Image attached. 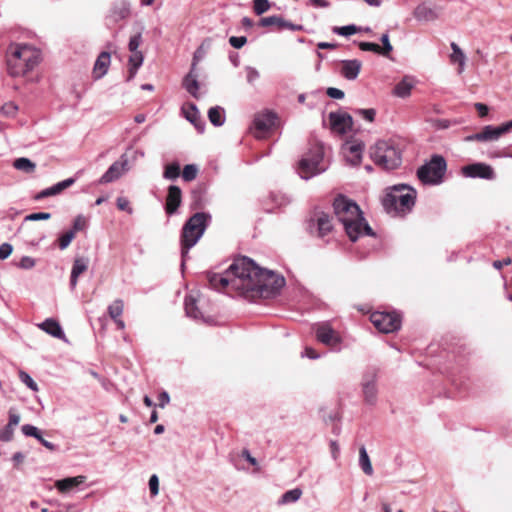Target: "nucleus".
I'll use <instances>...</instances> for the list:
<instances>
[{
  "label": "nucleus",
  "mask_w": 512,
  "mask_h": 512,
  "mask_svg": "<svg viewBox=\"0 0 512 512\" xmlns=\"http://www.w3.org/2000/svg\"><path fill=\"white\" fill-rule=\"evenodd\" d=\"M307 228L311 234L324 238L333 230L332 217L323 211H316L308 220Z\"/></svg>",
  "instance_id": "9b49d317"
},
{
  "label": "nucleus",
  "mask_w": 512,
  "mask_h": 512,
  "mask_svg": "<svg viewBox=\"0 0 512 512\" xmlns=\"http://www.w3.org/2000/svg\"><path fill=\"white\" fill-rule=\"evenodd\" d=\"M14 436V427L10 425H6L1 431H0V440L3 442H9L13 439Z\"/></svg>",
  "instance_id": "3c124183"
},
{
  "label": "nucleus",
  "mask_w": 512,
  "mask_h": 512,
  "mask_svg": "<svg viewBox=\"0 0 512 512\" xmlns=\"http://www.w3.org/2000/svg\"><path fill=\"white\" fill-rule=\"evenodd\" d=\"M124 309L125 303L122 299H115L107 308L109 317L113 320L119 330L125 329V322L121 318Z\"/></svg>",
  "instance_id": "a211bd4d"
},
{
  "label": "nucleus",
  "mask_w": 512,
  "mask_h": 512,
  "mask_svg": "<svg viewBox=\"0 0 512 512\" xmlns=\"http://www.w3.org/2000/svg\"><path fill=\"white\" fill-rule=\"evenodd\" d=\"M21 430L25 436L34 437L37 440L40 439L41 434L35 426L26 424L22 426Z\"/></svg>",
  "instance_id": "09e8293b"
},
{
  "label": "nucleus",
  "mask_w": 512,
  "mask_h": 512,
  "mask_svg": "<svg viewBox=\"0 0 512 512\" xmlns=\"http://www.w3.org/2000/svg\"><path fill=\"white\" fill-rule=\"evenodd\" d=\"M229 43L232 47H234L236 49H240L247 43V38L244 36H241V37L232 36L229 38Z\"/></svg>",
  "instance_id": "6e6d98bb"
},
{
  "label": "nucleus",
  "mask_w": 512,
  "mask_h": 512,
  "mask_svg": "<svg viewBox=\"0 0 512 512\" xmlns=\"http://www.w3.org/2000/svg\"><path fill=\"white\" fill-rule=\"evenodd\" d=\"M185 312L188 317L196 320H206L204 312L199 307V299L193 295H187L185 297Z\"/></svg>",
  "instance_id": "aec40b11"
},
{
  "label": "nucleus",
  "mask_w": 512,
  "mask_h": 512,
  "mask_svg": "<svg viewBox=\"0 0 512 512\" xmlns=\"http://www.w3.org/2000/svg\"><path fill=\"white\" fill-rule=\"evenodd\" d=\"M207 280L215 290L229 286L250 300L275 297L285 284L283 277L261 269L247 257L234 260L224 275L208 272Z\"/></svg>",
  "instance_id": "f257e3e1"
},
{
  "label": "nucleus",
  "mask_w": 512,
  "mask_h": 512,
  "mask_svg": "<svg viewBox=\"0 0 512 512\" xmlns=\"http://www.w3.org/2000/svg\"><path fill=\"white\" fill-rule=\"evenodd\" d=\"M358 113L362 115L366 120L369 122L374 121L376 112L374 109H360L358 110Z\"/></svg>",
  "instance_id": "0e129e2a"
},
{
  "label": "nucleus",
  "mask_w": 512,
  "mask_h": 512,
  "mask_svg": "<svg viewBox=\"0 0 512 512\" xmlns=\"http://www.w3.org/2000/svg\"><path fill=\"white\" fill-rule=\"evenodd\" d=\"M142 42L141 33H137L130 38L128 49L130 52L139 51L138 48Z\"/></svg>",
  "instance_id": "603ef678"
},
{
  "label": "nucleus",
  "mask_w": 512,
  "mask_h": 512,
  "mask_svg": "<svg viewBox=\"0 0 512 512\" xmlns=\"http://www.w3.org/2000/svg\"><path fill=\"white\" fill-rule=\"evenodd\" d=\"M343 153L351 165H358L362 159L364 144L360 141H350L343 145Z\"/></svg>",
  "instance_id": "f3484780"
},
{
  "label": "nucleus",
  "mask_w": 512,
  "mask_h": 512,
  "mask_svg": "<svg viewBox=\"0 0 512 512\" xmlns=\"http://www.w3.org/2000/svg\"><path fill=\"white\" fill-rule=\"evenodd\" d=\"M381 42L383 44V46H381L382 55L388 56L391 53L392 49H393L392 45L390 44L388 34H383L382 35Z\"/></svg>",
  "instance_id": "864d4df0"
},
{
  "label": "nucleus",
  "mask_w": 512,
  "mask_h": 512,
  "mask_svg": "<svg viewBox=\"0 0 512 512\" xmlns=\"http://www.w3.org/2000/svg\"><path fill=\"white\" fill-rule=\"evenodd\" d=\"M474 106H475V109H476V110H477V112H478V115H479L481 118H483V117L487 116L488 111H489V109H488V106H487V105H485V104H483V103H475V105H474Z\"/></svg>",
  "instance_id": "338daca9"
},
{
  "label": "nucleus",
  "mask_w": 512,
  "mask_h": 512,
  "mask_svg": "<svg viewBox=\"0 0 512 512\" xmlns=\"http://www.w3.org/2000/svg\"><path fill=\"white\" fill-rule=\"evenodd\" d=\"M127 161H116L114 162L108 170L103 174V176L100 179V182L103 184L113 182L114 180H117L125 171V165Z\"/></svg>",
  "instance_id": "5701e85b"
},
{
  "label": "nucleus",
  "mask_w": 512,
  "mask_h": 512,
  "mask_svg": "<svg viewBox=\"0 0 512 512\" xmlns=\"http://www.w3.org/2000/svg\"><path fill=\"white\" fill-rule=\"evenodd\" d=\"M446 169L444 157L433 155L428 162L418 168L417 177L423 184L437 185L443 181Z\"/></svg>",
  "instance_id": "0eeeda50"
},
{
  "label": "nucleus",
  "mask_w": 512,
  "mask_h": 512,
  "mask_svg": "<svg viewBox=\"0 0 512 512\" xmlns=\"http://www.w3.org/2000/svg\"><path fill=\"white\" fill-rule=\"evenodd\" d=\"M40 329L50 334L53 337L63 339L65 337L60 324L52 319L48 318L44 322L38 325Z\"/></svg>",
  "instance_id": "bb28decb"
},
{
  "label": "nucleus",
  "mask_w": 512,
  "mask_h": 512,
  "mask_svg": "<svg viewBox=\"0 0 512 512\" xmlns=\"http://www.w3.org/2000/svg\"><path fill=\"white\" fill-rule=\"evenodd\" d=\"M208 118L214 126H221L224 123L222 110L220 107H212L208 111Z\"/></svg>",
  "instance_id": "e433bc0d"
},
{
  "label": "nucleus",
  "mask_w": 512,
  "mask_h": 512,
  "mask_svg": "<svg viewBox=\"0 0 512 512\" xmlns=\"http://www.w3.org/2000/svg\"><path fill=\"white\" fill-rule=\"evenodd\" d=\"M143 59H144V57H143V54L141 51L131 52V55L128 60V65H129V69H128L129 75L127 78L128 81H130L131 79L134 78V76L137 73L138 68L143 63Z\"/></svg>",
  "instance_id": "c85d7f7f"
},
{
  "label": "nucleus",
  "mask_w": 512,
  "mask_h": 512,
  "mask_svg": "<svg viewBox=\"0 0 512 512\" xmlns=\"http://www.w3.org/2000/svg\"><path fill=\"white\" fill-rule=\"evenodd\" d=\"M12 246L8 243H3L1 246H0V259H6L8 258L11 253H12Z\"/></svg>",
  "instance_id": "052dcab7"
},
{
  "label": "nucleus",
  "mask_w": 512,
  "mask_h": 512,
  "mask_svg": "<svg viewBox=\"0 0 512 512\" xmlns=\"http://www.w3.org/2000/svg\"><path fill=\"white\" fill-rule=\"evenodd\" d=\"M86 227V219L83 216H77L73 222L71 230H75V234L79 231L84 230Z\"/></svg>",
  "instance_id": "13d9d810"
},
{
  "label": "nucleus",
  "mask_w": 512,
  "mask_h": 512,
  "mask_svg": "<svg viewBox=\"0 0 512 512\" xmlns=\"http://www.w3.org/2000/svg\"><path fill=\"white\" fill-rule=\"evenodd\" d=\"M182 203V191L176 185L168 187L167 196L165 200V212L167 215H173L177 212Z\"/></svg>",
  "instance_id": "dca6fc26"
},
{
  "label": "nucleus",
  "mask_w": 512,
  "mask_h": 512,
  "mask_svg": "<svg viewBox=\"0 0 512 512\" xmlns=\"http://www.w3.org/2000/svg\"><path fill=\"white\" fill-rule=\"evenodd\" d=\"M359 464L366 475L371 476L373 474V467L364 446L359 449Z\"/></svg>",
  "instance_id": "f704fd0d"
},
{
  "label": "nucleus",
  "mask_w": 512,
  "mask_h": 512,
  "mask_svg": "<svg viewBox=\"0 0 512 512\" xmlns=\"http://www.w3.org/2000/svg\"><path fill=\"white\" fill-rule=\"evenodd\" d=\"M280 125L277 113L272 110H262L255 114L252 133L257 139L269 137Z\"/></svg>",
  "instance_id": "6e6552de"
},
{
  "label": "nucleus",
  "mask_w": 512,
  "mask_h": 512,
  "mask_svg": "<svg viewBox=\"0 0 512 512\" xmlns=\"http://www.w3.org/2000/svg\"><path fill=\"white\" fill-rule=\"evenodd\" d=\"M451 49L453 51V53L450 56L451 62L458 63L459 71L461 72L463 70L466 57H465L463 51L460 49V47L455 42L451 43Z\"/></svg>",
  "instance_id": "c9c22d12"
},
{
  "label": "nucleus",
  "mask_w": 512,
  "mask_h": 512,
  "mask_svg": "<svg viewBox=\"0 0 512 512\" xmlns=\"http://www.w3.org/2000/svg\"><path fill=\"white\" fill-rule=\"evenodd\" d=\"M209 47V44L206 45V41H204L195 51L192 61V71H195L198 62L205 56L206 51Z\"/></svg>",
  "instance_id": "ea45409f"
},
{
  "label": "nucleus",
  "mask_w": 512,
  "mask_h": 512,
  "mask_svg": "<svg viewBox=\"0 0 512 512\" xmlns=\"http://www.w3.org/2000/svg\"><path fill=\"white\" fill-rule=\"evenodd\" d=\"M41 61V52L27 44H10L7 49V70L13 77L25 76Z\"/></svg>",
  "instance_id": "7ed1b4c3"
},
{
  "label": "nucleus",
  "mask_w": 512,
  "mask_h": 512,
  "mask_svg": "<svg viewBox=\"0 0 512 512\" xmlns=\"http://www.w3.org/2000/svg\"><path fill=\"white\" fill-rule=\"evenodd\" d=\"M88 268L87 260L83 258H76L73 263L71 277H70V285L74 288L77 284L78 277L84 273Z\"/></svg>",
  "instance_id": "cd10ccee"
},
{
  "label": "nucleus",
  "mask_w": 512,
  "mask_h": 512,
  "mask_svg": "<svg viewBox=\"0 0 512 512\" xmlns=\"http://www.w3.org/2000/svg\"><path fill=\"white\" fill-rule=\"evenodd\" d=\"M334 213L349 239L355 242L360 236H374L357 203L344 195H338L333 201Z\"/></svg>",
  "instance_id": "f03ea898"
},
{
  "label": "nucleus",
  "mask_w": 512,
  "mask_h": 512,
  "mask_svg": "<svg viewBox=\"0 0 512 512\" xmlns=\"http://www.w3.org/2000/svg\"><path fill=\"white\" fill-rule=\"evenodd\" d=\"M416 191L406 185H395L386 190L382 198L385 211L393 215H405L415 205Z\"/></svg>",
  "instance_id": "20e7f679"
},
{
  "label": "nucleus",
  "mask_w": 512,
  "mask_h": 512,
  "mask_svg": "<svg viewBox=\"0 0 512 512\" xmlns=\"http://www.w3.org/2000/svg\"><path fill=\"white\" fill-rule=\"evenodd\" d=\"M198 169L193 164H188L183 168L182 177L185 181H192L197 177Z\"/></svg>",
  "instance_id": "79ce46f5"
},
{
  "label": "nucleus",
  "mask_w": 512,
  "mask_h": 512,
  "mask_svg": "<svg viewBox=\"0 0 512 512\" xmlns=\"http://www.w3.org/2000/svg\"><path fill=\"white\" fill-rule=\"evenodd\" d=\"M184 88L195 98H198L199 83L197 81V75L194 74L192 69L183 79Z\"/></svg>",
  "instance_id": "2f4dec72"
},
{
  "label": "nucleus",
  "mask_w": 512,
  "mask_h": 512,
  "mask_svg": "<svg viewBox=\"0 0 512 512\" xmlns=\"http://www.w3.org/2000/svg\"><path fill=\"white\" fill-rule=\"evenodd\" d=\"M19 378L20 380L25 383L31 390L37 391L38 386L36 382L24 371L19 372Z\"/></svg>",
  "instance_id": "8fccbe9b"
},
{
  "label": "nucleus",
  "mask_w": 512,
  "mask_h": 512,
  "mask_svg": "<svg viewBox=\"0 0 512 512\" xmlns=\"http://www.w3.org/2000/svg\"><path fill=\"white\" fill-rule=\"evenodd\" d=\"M130 14V9L127 3L125 2H119L114 4V6L111 9L109 18L113 22H118L120 20H123L127 18Z\"/></svg>",
  "instance_id": "c756f323"
},
{
  "label": "nucleus",
  "mask_w": 512,
  "mask_h": 512,
  "mask_svg": "<svg viewBox=\"0 0 512 512\" xmlns=\"http://www.w3.org/2000/svg\"><path fill=\"white\" fill-rule=\"evenodd\" d=\"M210 219L211 216L208 213L197 212L193 214L183 225L180 237L183 260L187 257L189 250L204 234Z\"/></svg>",
  "instance_id": "39448f33"
},
{
  "label": "nucleus",
  "mask_w": 512,
  "mask_h": 512,
  "mask_svg": "<svg viewBox=\"0 0 512 512\" xmlns=\"http://www.w3.org/2000/svg\"><path fill=\"white\" fill-rule=\"evenodd\" d=\"M414 16L416 19L421 21H433L438 18L437 12L425 4H421L416 7Z\"/></svg>",
  "instance_id": "7c9ffc66"
},
{
  "label": "nucleus",
  "mask_w": 512,
  "mask_h": 512,
  "mask_svg": "<svg viewBox=\"0 0 512 512\" xmlns=\"http://www.w3.org/2000/svg\"><path fill=\"white\" fill-rule=\"evenodd\" d=\"M358 31V28L355 25H348L342 27H334L333 32L342 35V36H350L355 34Z\"/></svg>",
  "instance_id": "a18cd8bd"
},
{
  "label": "nucleus",
  "mask_w": 512,
  "mask_h": 512,
  "mask_svg": "<svg viewBox=\"0 0 512 512\" xmlns=\"http://www.w3.org/2000/svg\"><path fill=\"white\" fill-rule=\"evenodd\" d=\"M34 265H35L34 259H32L31 257H28V256L23 257L20 261L21 268L29 269V268H32Z\"/></svg>",
  "instance_id": "774afa93"
},
{
  "label": "nucleus",
  "mask_w": 512,
  "mask_h": 512,
  "mask_svg": "<svg viewBox=\"0 0 512 512\" xmlns=\"http://www.w3.org/2000/svg\"><path fill=\"white\" fill-rule=\"evenodd\" d=\"M185 118L191 122L199 132L204 131L205 123L201 119L199 111L195 104L187 103L182 107Z\"/></svg>",
  "instance_id": "6ab92c4d"
},
{
  "label": "nucleus",
  "mask_w": 512,
  "mask_h": 512,
  "mask_svg": "<svg viewBox=\"0 0 512 512\" xmlns=\"http://www.w3.org/2000/svg\"><path fill=\"white\" fill-rule=\"evenodd\" d=\"M85 480L86 477L82 475L76 477H68L62 480H58L55 486L61 493H66L72 490L73 488L77 487L78 485L84 483Z\"/></svg>",
  "instance_id": "a878e982"
},
{
  "label": "nucleus",
  "mask_w": 512,
  "mask_h": 512,
  "mask_svg": "<svg viewBox=\"0 0 512 512\" xmlns=\"http://www.w3.org/2000/svg\"><path fill=\"white\" fill-rule=\"evenodd\" d=\"M323 159V148L315 146L308 155L303 157L299 162V174L302 178L308 179L313 175L319 173L322 169L319 168L320 162Z\"/></svg>",
  "instance_id": "1a4fd4ad"
},
{
  "label": "nucleus",
  "mask_w": 512,
  "mask_h": 512,
  "mask_svg": "<svg viewBox=\"0 0 512 512\" xmlns=\"http://www.w3.org/2000/svg\"><path fill=\"white\" fill-rule=\"evenodd\" d=\"M180 175V165L178 163H171L165 166L163 176L166 179H176Z\"/></svg>",
  "instance_id": "58836bf2"
},
{
  "label": "nucleus",
  "mask_w": 512,
  "mask_h": 512,
  "mask_svg": "<svg viewBox=\"0 0 512 512\" xmlns=\"http://www.w3.org/2000/svg\"><path fill=\"white\" fill-rule=\"evenodd\" d=\"M13 167L24 173L32 174L35 172L36 164L28 158L21 157L14 160Z\"/></svg>",
  "instance_id": "473e14b6"
},
{
  "label": "nucleus",
  "mask_w": 512,
  "mask_h": 512,
  "mask_svg": "<svg viewBox=\"0 0 512 512\" xmlns=\"http://www.w3.org/2000/svg\"><path fill=\"white\" fill-rule=\"evenodd\" d=\"M111 63V56L108 52H102L97 57L96 62L93 68V77L94 79L102 78L108 71V68Z\"/></svg>",
  "instance_id": "4be33fe9"
},
{
  "label": "nucleus",
  "mask_w": 512,
  "mask_h": 512,
  "mask_svg": "<svg viewBox=\"0 0 512 512\" xmlns=\"http://www.w3.org/2000/svg\"><path fill=\"white\" fill-rule=\"evenodd\" d=\"M17 109V106L12 102L5 103L1 108L3 114L6 116H14L17 112Z\"/></svg>",
  "instance_id": "bf43d9fd"
},
{
  "label": "nucleus",
  "mask_w": 512,
  "mask_h": 512,
  "mask_svg": "<svg viewBox=\"0 0 512 512\" xmlns=\"http://www.w3.org/2000/svg\"><path fill=\"white\" fill-rule=\"evenodd\" d=\"M253 9L257 15H261L270 9L268 0H253Z\"/></svg>",
  "instance_id": "c03bdc74"
},
{
  "label": "nucleus",
  "mask_w": 512,
  "mask_h": 512,
  "mask_svg": "<svg viewBox=\"0 0 512 512\" xmlns=\"http://www.w3.org/2000/svg\"><path fill=\"white\" fill-rule=\"evenodd\" d=\"M362 67L359 60L342 61L341 74L348 80L356 79Z\"/></svg>",
  "instance_id": "393cba45"
},
{
  "label": "nucleus",
  "mask_w": 512,
  "mask_h": 512,
  "mask_svg": "<svg viewBox=\"0 0 512 512\" xmlns=\"http://www.w3.org/2000/svg\"><path fill=\"white\" fill-rule=\"evenodd\" d=\"M370 155L374 163L385 170L396 169L402 161L399 149L388 141H378Z\"/></svg>",
  "instance_id": "423d86ee"
},
{
  "label": "nucleus",
  "mask_w": 512,
  "mask_h": 512,
  "mask_svg": "<svg viewBox=\"0 0 512 512\" xmlns=\"http://www.w3.org/2000/svg\"><path fill=\"white\" fill-rule=\"evenodd\" d=\"M329 122L331 130L344 134L352 128L353 119L348 113H330Z\"/></svg>",
  "instance_id": "2eb2a0df"
},
{
  "label": "nucleus",
  "mask_w": 512,
  "mask_h": 512,
  "mask_svg": "<svg viewBox=\"0 0 512 512\" xmlns=\"http://www.w3.org/2000/svg\"><path fill=\"white\" fill-rule=\"evenodd\" d=\"M302 495L299 488L289 490L282 495V503H291L297 501Z\"/></svg>",
  "instance_id": "a19ab883"
},
{
  "label": "nucleus",
  "mask_w": 512,
  "mask_h": 512,
  "mask_svg": "<svg viewBox=\"0 0 512 512\" xmlns=\"http://www.w3.org/2000/svg\"><path fill=\"white\" fill-rule=\"evenodd\" d=\"M512 260L510 257L504 258L503 260H496L493 262V267L497 270H501L504 266L510 265Z\"/></svg>",
  "instance_id": "69168bd1"
},
{
  "label": "nucleus",
  "mask_w": 512,
  "mask_h": 512,
  "mask_svg": "<svg viewBox=\"0 0 512 512\" xmlns=\"http://www.w3.org/2000/svg\"><path fill=\"white\" fill-rule=\"evenodd\" d=\"M75 238V230H68L65 233H63L57 240L58 247L61 250L66 249L72 240Z\"/></svg>",
  "instance_id": "4c0bfd02"
},
{
  "label": "nucleus",
  "mask_w": 512,
  "mask_h": 512,
  "mask_svg": "<svg viewBox=\"0 0 512 512\" xmlns=\"http://www.w3.org/2000/svg\"><path fill=\"white\" fill-rule=\"evenodd\" d=\"M359 48L362 50V51H371V52H374L376 54H381L382 55V49H381V46L376 44V43H372V42H360L359 43Z\"/></svg>",
  "instance_id": "de8ad7c7"
},
{
  "label": "nucleus",
  "mask_w": 512,
  "mask_h": 512,
  "mask_svg": "<svg viewBox=\"0 0 512 512\" xmlns=\"http://www.w3.org/2000/svg\"><path fill=\"white\" fill-rule=\"evenodd\" d=\"M258 24L262 27H275L279 31L283 29H296V26L286 22L282 17L279 16L263 17L260 19Z\"/></svg>",
  "instance_id": "b1692460"
},
{
  "label": "nucleus",
  "mask_w": 512,
  "mask_h": 512,
  "mask_svg": "<svg viewBox=\"0 0 512 512\" xmlns=\"http://www.w3.org/2000/svg\"><path fill=\"white\" fill-rule=\"evenodd\" d=\"M74 182H75V180L73 178H69L64 181H61L50 188L40 191L39 193H37L34 196V199L41 200V199H44V198H47L50 196L60 194L65 189L69 188Z\"/></svg>",
  "instance_id": "412c9836"
},
{
  "label": "nucleus",
  "mask_w": 512,
  "mask_h": 512,
  "mask_svg": "<svg viewBox=\"0 0 512 512\" xmlns=\"http://www.w3.org/2000/svg\"><path fill=\"white\" fill-rule=\"evenodd\" d=\"M117 208L121 211H126L129 214L133 213V208L130 201L126 197H118L116 200Z\"/></svg>",
  "instance_id": "49530a36"
},
{
  "label": "nucleus",
  "mask_w": 512,
  "mask_h": 512,
  "mask_svg": "<svg viewBox=\"0 0 512 512\" xmlns=\"http://www.w3.org/2000/svg\"><path fill=\"white\" fill-rule=\"evenodd\" d=\"M316 337L318 341L330 347L336 346L341 341L339 334L329 323H321L317 326Z\"/></svg>",
  "instance_id": "4468645a"
},
{
  "label": "nucleus",
  "mask_w": 512,
  "mask_h": 512,
  "mask_svg": "<svg viewBox=\"0 0 512 512\" xmlns=\"http://www.w3.org/2000/svg\"><path fill=\"white\" fill-rule=\"evenodd\" d=\"M512 130V120L504 123L498 127H494L491 125L485 126L482 131L467 136L465 138L466 141H479V142H485V141H493L499 139L502 135Z\"/></svg>",
  "instance_id": "f8f14e48"
},
{
  "label": "nucleus",
  "mask_w": 512,
  "mask_h": 512,
  "mask_svg": "<svg viewBox=\"0 0 512 512\" xmlns=\"http://www.w3.org/2000/svg\"><path fill=\"white\" fill-rule=\"evenodd\" d=\"M463 176L468 178H481L486 180H493L495 178V171L489 164L477 162L463 166L461 168Z\"/></svg>",
  "instance_id": "ddd939ff"
},
{
  "label": "nucleus",
  "mask_w": 512,
  "mask_h": 512,
  "mask_svg": "<svg viewBox=\"0 0 512 512\" xmlns=\"http://www.w3.org/2000/svg\"><path fill=\"white\" fill-rule=\"evenodd\" d=\"M412 88L413 83L405 77L394 87L393 93L398 97L405 98L410 95Z\"/></svg>",
  "instance_id": "72a5a7b5"
},
{
  "label": "nucleus",
  "mask_w": 512,
  "mask_h": 512,
  "mask_svg": "<svg viewBox=\"0 0 512 512\" xmlns=\"http://www.w3.org/2000/svg\"><path fill=\"white\" fill-rule=\"evenodd\" d=\"M149 489L152 496H156L159 492V479L156 475H152L149 479Z\"/></svg>",
  "instance_id": "4d7b16f0"
},
{
  "label": "nucleus",
  "mask_w": 512,
  "mask_h": 512,
  "mask_svg": "<svg viewBox=\"0 0 512 512\" xmlns=\"http://www.w3.org/2000/svg\"><path fill=\"white\" fill-rule=\"evenodd\" d=\"M365 399L368 403H374L376 399V387L374 383H366L363 387Z\"/></svg>",
  "instance_id": "37998d69"
},
{
  "label": "nucleus",
  "mask_w": 512,
  "mask_h": 512,
  "mask_svg": "<svg viewBox=\"0 0 512 512\" xmlns=\"http://www.w3.org/2000/svg\"><path fill=\"white\" fill-rule=\"evenodd\" d=\"M370 320L375 328L381 333H392L401 326V318L395 312L376 311L370 315Z\"/></svg>",
  "instance_id": "9d476101"
},
{
  "label": "nucleus",
  "mask_w": 512,
  "mask_h": 512,
  "mask_svg": "<svg viewBox=\"0 0 512 512\" xmlns=\"http://www.w3.org/2000/svg\"><path fill=\"white\" fill-rule=\"evenodd\" d=\"M51 218V214L47 212H38L32 213L25 217L27 221H38V220H49Z\"/></svg>",
  "instance_id": "5fc2aeb1"
},
{
  "label": "nucleus",
  "mask_w": 512,
  "mask_h": 512,
  "mask_svg": "<svg viewBox=\"0 0 512 512\" xmlns=\"http://www.w3.org/2000/svg\"><path fill=\"white\" fill-rule=\"evenodd\" d=\"M20 422V415L16 413V411L11 408L9 410V421H8V425L12 426V427H15L19 424Z\"/></svg>",
  "instance_id": "e2e57ef3"
},
{
  "label": "nucleus",
  "mask_w": 512,
  "mask_h": 512,
  "mask_svg": "<svg viewBox=\"0 0 512 512\" xmlns=\"http://www.w3.org/2000/svg\"><path fill=\"white\" fill-rule=\"evenodd\" d=\"M326 94L334 99H342L344 98V92L338 88L329 87L326 91Z\"/></svg>",
  "instance_id": "680f3d73"
}]
</instances>
